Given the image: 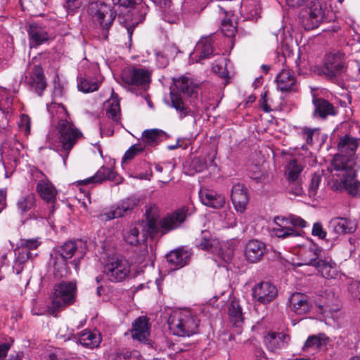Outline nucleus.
<instances>
[{
	"label": "nucleus",
	"instance_id": "nucleus-34",
	"mask_svg": "<svg viewBox=\"0 0 360 360\" xmlns=\"http://www.w3.org/2000/svg\"><path fill=\"white\" fill-rule=\"evenodd\" d=\"M78 341L82 345L86 347L94 348L100 345L101 337L100 333L96 330H85L80 334Z\"/></svg>",
	"mask_w": 360,
	"mask_h": 360
},
{
	"label": "nucleus",
	"instance_id": "nucleus-49",
	"mask_svg": "<svg viewBox=\"0 0 360 360\" xmlns=\"http://www.w3.org/2000/svg\"><path fill=\"white\" fill-rule=\"evenodd\" d=\"M221 32L228 37H233L236 32V27L231 20H224L221 26Z\"/></svg>",
	"mask_w": 360,
	"mask_h": 360
},
{
	"label": "nucleus",
	"instance_id": "nucleus-28",
	"mask_svg": "<svg viewBox=\"0 0 360 360\" xmlns=\"http://www.w3.org/2000/svg\"><path fill=\"white\" fill-rule=\"evenodd\" d=\"M150 333L148 320L146 316L137 318L132 325L131 335L140 342L146 340Z\"/></svg>",
	"mask_w": 360,
	"mask_h": 360
},
{
	"label": "nucleus",
	"instance_id": "nucleus-48",
	"mask_svg": "<svg viewBox=\"0 0 360 360\" xmlns=\"http://www.w3.org/2000/svg\"><path fill=\"white\" fill-rule=\"evenodd\" d=\"M144 148V146H143L141 143L131 146L124 153L122 160L125 162L133 159L139 153L143 151Z\"/></svg>",
	"mask_w": 360,
	"mask_h": 360
},
{
	"label": "nucleus",
	"instance_id": "nucleus-2",
	"mask_svg": "<svg viewBox=\"0 0 360 360\" xmlns=\"http://www.w3.org/2000/svg\"><path fill=\"white\" fill-rule=\"evenodd\" d=\"M200 319L190 309L174 311L168 319L169 330L179 337H191L198 333Z\"/></svg>",
	"mask_w": 360,
	"mask_h": 360
},
{
	"label": "nucleus",
	"instance_id": "nucleus-26",
	"mask_svg": "<svg viewBox=\"0 0 360 360\" xmlns=\"http://www.w3.org/2000/svg\"><path fill=\"white\" fill-rule=\"evenodd\" d=\"M289 340L290 337L283 333L270 332L264 337L267 348L272 352L285 347Z\"/></svg>",
	"mask_w": 360,
	"mask_h": 360
},
{
	"label": "nucleus",
	"instance_id": "nucleus-38",
	"mask_svg": "<svg viewBox=\"0 0 360 360\" xmlns=\"http://www.w3.org/2000/svg\"><path fill=\"white\" fill-rule=\"evenodd\" d=\"M219 245V241L217 239L206 235L196 240V246L199 249L211 252H217Z\"/></svg>",
	"mask_w": 360,
	"mask_h": 360
},
{
	"label": "nucleus",
	"instance_id": "nucleus-40",
	"mask_svg": "<svg viewBox=\"0 0 360 360\" xmlns=\"http://www.w3.org/2000/svg\"><path fill=\"white\" fill-rule=\"evenodd\" d=\"M302 171V166L295 160L288 162L285 167V174L288 181H297L300 179V175Z\"/></svg>",
	"mask_w": 360,
	"mask_h": 360
},
{
	"label": "nucleus",
	"instance_id": "nucleus-5",
	"mask_svg": "<svg viewBox=\"0 0 360 360\" xmlns=\"http://www.w3.org/2000/svg\"><path fill=\"white\" fill-rule=\"evenodd\" d=\"M158 226L155 220L139 221L131 226L127 235L125 240L131 245H137L144 242L147 237H154L158 233Z\"/></svg>",
	"mask_w": 360,
	"mask_h": 360
},
{
	"label": "nucleus",
	"instance_id": "nucleus-25",
	"mask_svg": "<svg viewBox=\"0 0 360 360\" xmlns=\"http://www.w3.org/2000/svg\"><path fill=\"white\" fill-rule=\"evenodd\" d=\"M27 80L30 86L39 96H41L42 91L46 86V82L42 69L39 66L35 65L30 72L29 77H27Z\"/></svg>",
	"mask_w": 360,
	"mask_h": 360
},
{
	"label": "nucleus",
	"instance_id": "nucleus-61",
	"mask_svg": "<svg viewBox=\"0 0 360 360\" xmlns=\"http://www.w3.org/2000/svg\"><path fill=\"white\" fill-rule=\"evenodd\" d=\"M314 131L309 129H304L303 131V135L307 143L311 144L313 141Z\"/></svg>",
	"mask_w": 360,
	"mask_h": 360
},
{
	"label": "nucleus",
	"instance_id": "nucleus-22",
	"mask_svg": "<svg viewBox=\"0 0 360 360\" xmlns=\"http://www.w3.org/2000/svg\"><path fill=\"white\" fill-rule=\"evenodd\" d=\"M278 88L281 91H295L297 90L296 79L294 72L288 68H283L276 79Z\"/></svg>",
	"mask_w": 360,
	"mask_h": 360
},
{
	"label": "nucleus",
	"instance_id": "nucleus-1",
	"mask_svg": "<svg viewBox=\"0 0 360 360\" xmlns=\"http://www.w3.org/2000/svg\"><path fill=\"white\" fill-rule=\"evenodd\" d=\"M343 164L340 158L335 160L334 169H330L331 177L328 180L329 186L335 191H346L349 195L360 197V181L356 179L358 164L352 160L346 162L345 167Z\"/></svg>",
	"mask_w": 360,
	"mask_h": 360
},
{
	"label": "nucleus",
	"instance_id": "nucleus-31",
	"mask_svg": "<svg viewBox=\"0 0 360 360\" xmlns=\"http://www.w3.org/2000/svg\"><path fill=\"white\" fill-rule=\"evenodd\" d=\"M191 253L184 248H178L167 255L168 262L176 267L186 265L190 259Z\"/></svg>",
	"mask_w": 360,
	"mask_h": 360
},
{
	"label": "nucleus",
	"instance_id": "nucleus-17",
	"mask_svg": "<svg viewBox=\"0 0 360 360\" xmlns=\"http://www.w3.org/2000/svg\"><path fill=\"white\" fill-rule=\"evenodd\" d=\"M65 244L53 251L51 255L53 266V275L56 278H60L68 274L67 256L68 250Z\"/></svg>",
	"mask_w": 360,
	"mask_h": 360
},
{
	"label": "nucleus",
	"instance_id": "nucleus-35",
	"mask_svg": "<svg viewBox=\"0 0 360 360\" xmlns=\"http://www.w3.org/2000/svg\"><path fill=\"white\" fill-rule=\"evenodd\" d=\"M314 266L321 274L322 276L326 278H333L337 274L336 264L330 260L319 259L314 264Z\"/></svg>",
	"mask_w": 360,
	"mask_h": 360
},
{
	"label": "nucleus",
	"instance_id": "nucleus-9",
	"mask_svg": "<svg viewBox=\"0 0 360 360\" xmlns=\"http://www.w3.org/2000/svg\"><path fill=\"white\" fill-rule=\"evenodd\" d=\"M150 72L141 68H128L122 73V82L128 85L134 87H141L146 90L150 82Z\"/></svg>",
	"mask_w": 360,
	"mask_h": 360
},
{
	"label": "nucleus",
	"instance_id": "nucleus-29",
	"mask_svg": "<svg viewBox=\"0 0 360 360\" xmlns=\"http://www.w3.org/2000/svg\"><path fill=\"white\" fill-rule=\"evenodd\" d=\"M313 104L314 110L313 115L322 119H326L329 115H335L336 112L333 105L323 98H314Z\"/></svg>",
	"mask_w": 360,
	"mask_h": 360
},
{
	"label": "nucleus",
	"instance_id": "nucleus-56",
	"mask_svg": "<svg viewBox=\"0 0 360 360\" xmlns=\"http://www.w3.org/2000/svg\"><path fill=\"white\" fill-rule=\"evenodd\" d=\"M312 235L323 239L326 236V232L323 230L322 224L319 222L314 223L312 228Z\"/></svg>",
	"mask_w": 360,
	"mask_h": 360
},
{
	"label": "nucleus",
	"instance_id": "nucleus-33",
	"mask_svg": "<svg viewBox=\"0 0 360 360\" xmlns=\"http://www.w3.org/2000/svg\"><path fill=\"white\" fill-rule=\"evenodd\" d=\"M174 82L176 88L184 95L196 97L198 86L188 77L182 76L179 79H174Z\"/></svg>",
	"mask_w": 360,
	"mask_h": 360
},
{
	"label": "nucleus",
	"instance_id": "nucleus-52",
	"mask_svg": "<svg viewBox=\"0 0 360 360\" xmlns=\"http://www.w3.org/2000/svg\"><path fill=\"white\" fill-rule=\"evenodd\" d=\"M120 202L122 205V210L127 213L128 212L132 210L138 205L139 200L134 197H130L122 200Z\"/></svg>",
	"mask_w": 360,
	"mask_h": 360
},
{
	"label": "nucleus",
	"instance_id": "nucleus-13",
	"mask_svg": "<svg viewBox=\"0 0 360 360\" xmlns=\"http://www.w3.org/2000/svg\"><path fill=\"white\" fill-rule=\"evenodd\" d=\"M187 213L188 208L183 207L162 218L159 223L156 222L159 228L158 233L165 234L179 227L185 221Z\"/></svg>",
	"mask_w": 360,
	"mask_h": 360
},
{
	"label": "nucleus",
	"instance_id": "nucleus-59",
	"mask_svg": "<svg viewBox=\"0 0 360 360\" xmlns=\"http://www.w3.org/2000/svg\"><path fill=\"white\" fill-rule=\"evenodd\" d=\"M155 56L158 62V65L160 68H165L167 66V65L168 64V60L163 54L160 53V52H157L155 53Z\"/></svg>",
	"mask_w": 360,
	"mask_h": 360
},
{
	"label": "nucleus",
	"instance_id": "nucleus-4",
	"mask_svg": "<svg viewBox=\"0 0 360 360\" xmlns=\"http://www.w3.org/2000/svg\"><path fill=\"white\" fill-rule=\"evenodd\" d=\"M347 71L344 56L339 53H330L325 58L323 73L334 83L341 85Z\"/></svg>",
	"mask_w": 360,
	"mask_h": 360
},
{
	"label": "nucleus",
	"instance_id": "nucleus-41",
	"mask_svg": "<svg viewBox=\"0 0 360 360\" xmlns=\"http://www.w3.org/2000/svg\"><path fill=\"white\" fill-rule=\"evenodd\" d=\"M300 257L302 262L297 263V266L302 265H311L314 266V264L317 262L318 254L317 250L315 248H307L303 249L300 252Z\"/></svg>",
	"mask_w": 360,
	"mask_h": 360
},
{
	"label": "nucleus",
	"instance_id": "nucleus-7",
	"mask_svg": "<svg viewBox=\"0 0 360 360\" xmlns=\"http://www.w3.org/2000/svg\"><path fill=\"white\" fill-rule=\"evenodd\" d=\"M276 226L273 228V233L278 238H298L301 236L300 231L288 226L290 224L294 227L304 228L307 222L300 217L291 216L286 219L282 217H276L274 219Z\"/></svg>",
	"mask_w": 360,
	"mask_h": 360
},
{
	"label": "nucleus",
	"instance_id": "nucleus-3",
	"mask_svg": "<svg viewBox=\"0 0 360 360\" xmlns=\"http://www.w3.org/2000/svg\"><path fill=\"white\" fill-rule=\"evenodd\" d=\"M327 6L318 0L311 1L299 13L300 20L305 30L317 28L326 18Z\"/></svg>",
	"mask_w": 360,
	"mask_h": 360
},
{
	"label": "nucleus",
	"instance_id": "nucleus-37",
	"mask_svg": "<svg viewBox=\"0 0 360 360\" xmlns=\"http://www.w3.org/2000/svg\"><path fill=\"white\" fill-rule=\"evenodd\" d=\"M164 134L165 132L160 129H147L142 134V141L147 146L154 147L161 141Z\"/></svg>",
	"mask_w": 360,
	"mask_h": 360
},
{
	"label": "nucleus",
	"instance_id": "nucleus-47",
	"mask_svg": "<svg viewBox=\"0 0 360 360\" xmlns=\"http://www.w3.org/2000/svg\"><path fill=\"white\" fill-rule=\"evenodd\" d=\"M83 138V134L73 123L69 122V150Z\"/></svg>",
	"mask_w": 360,
	"mask_h": 360
},
{
	"label": "nucleus",
	"instance_id": "nucleus-21",
	"mask_svg": "<svg viewBox=\"0 0 360 360\" xmlns=\"http://www.w3.org/2000/svg\"><path fill=\"white\" fill-rule=\"evenodd\" d=\"M27 32L30 48H36L46 42L49 39L46 27L37 23L30 24Z\"/></svg>",
	"mask_w": 360,
	"mask_h": 360
},
{
	"label": "nucleus",
	"instance_id": "nucleus-8",
	"mask_svg": "<svg viewBox=\"0 0 360 360\" xmlns=\"http://www.w3.org/2000/svg\"><path fill=\"white\" fill-rule=\"evenodd\" d=\"M359 144L360 139L354 138L347 134L342 136L338 144L339 153L334 156L330 169H334V162L338 158L342 159L344 162L343 167H345V163L349 160H352L355 164H358L356 150Z\"/></svg>",
	"mask_w": 360,
	"mask_h": 360
},
{
	"label": "nucleus",
	"instance_id": "nucleus-54",
	"mask_svg": "<svg viewBox=\"0 0 360 360\" xmlns=\"http://www.w3.org/2000/svg\"><path fill=\"white\" fill-rule=\"evenodd\" d=\"M290 193L295 195H302L303 188L300 179L297 181H289Z\"/></svg>",
	"mask_w": 360,
	"mask_h": 360
},
{
	"label": "nucleus",
	"instance_id": "nucleus-16",
	"mask_svg": "<svg viewBox=\"0 0 360 360\" xmlns=\"http://www.w3.org/2000/svg\"><path fill=\"white\" fill-rule=\"evenodd\" d=\"M278 295L276 287L270 282H261L252 289L253 297L259 303L266 304L273 301Z\"/></svg>",
	"mask_w": 360,
	"mask_h": 360
},
{
	"label": "nucleus",
	"instance_id": "nucleus-46",
	"mask_svg": "<svg viewBox=\"0 0 360 360\" xmlns=\"http://www.w3.org/2000/svg\"><path fill=\"white\" fill-rule=\"evenodd\" d=\"M327 342V339L319 336L312 335L307 340L303 347L304 349L313 348L320 349L325 346Z\"/></svg>",
	"mask_w": 360,
	"mask_h": 360
},
{
	"label": "nucleus",
	"instance_id": "nucleus-55",
	"mask_svg": "<svg viewBox=\"0 0 360 360\" xmlns=\"http://www.w3.org/2000/svg\"><path fill=\"white\" fill-rule=\"evenodd\" d=\"M191 166L195 172H200L207 167L205 159L202 157L195 158L192 161Z\"/></svg>",
	"mask_w": 360,
	"mask_h": 360
},
{
	"label": "nucleus",
	"instance_id": "nucleus-32",
	"mask_svg": "<svg viewBox=\"0 0 360 360\" xmlns=\"http://www.w3.org/2000/svg\"><path fill=\"white\" fill-rule=\"evenodd\" d=\"M77 89L83 93H90L95 91L99 88V82L91 77L87 72L81 73L77 77Z\"/></svg>",
	"mask_w": 360,
	"mask_h": 360
},
{
	"label": "nucleus",
	"instance_id": "nucleus-50",
	"mask_svg": "<svg viewBox=\"0 0 360 360\" xmlns=\"http://www.w3.org/2000/svg\"><path fill=\"white\" fill-rule=\"evenodd\" d=\"M321 181V176L319 174H314L309 186V195L314 196L316 194L317 190Z\"/></svg>",
	"mask_w": 360,
	"mask_h": 360
},
{
	"label": "nucleus",
	"instance_id": "nucleus-15",
	"mask_svg": "<svg viewBox=\"0 0 360 360\" xmlns=\"http://www.w3.org/2000/svg\"><path fill=\"white\" fill-rule=\"evenodd\" d=\"M214 35L202 37L197 42L190 59L193 62L202 63V60L210 58L214 53Z\"/></svg>",
	"mask_w": 360,
	"mask_h": 360
},
{
	"label": "nucleus",
	"instance_id": "nucleus-11",
	"mask_svg": "<svg viewBox=\"0 0 360 360\" xmlns=\"http://www.w3.org/2000/svg\"><path fill=\"white\" fill-rule=\"evenodd\" d=\"M54 107H56V112L60 115V120L56 129L57 139L59 141V144L56 147L57 150L61 153L60 155L63 157L64 164H65L68 158L67 112L65 106L62 104H57Z\"/></svg>",
	"mask_w": 360,
	"mask_h": 360
},
{
	"label": "nucleus",
	"instance_id": "nucleus-64",
	"mask_svg": "<svg viewBox=\"0 0 360 360\" xmlns=\"http://www.w3.org/2000/svg\"><path fill=\"white\" fill-rule=\"evenodd\" d=\"M101 136H110L113 134L114 130L111 127H105L102 124L100 126Z\"/></svg>",
	"mask_w": 360,
	"mask_h": 360
},
{
	"label": "nucleus",
	"instance_id": "nucleus-6",
	"mask_svg": "<svg viewBox=\"0 0 360 360\" xmlns=\"http://www.w3.org/2000/svg\"><path fill=\"white\" fill-rule=\"evenodd\" d=\"M40 245L37 239H21L15 249V259L13 269L19 274L23 269V264L37 255V250Z\"/></svg>",
	"mask_w": 360,
	"mask_h": 360
},
{
	"label": "nucleus",
	"instance_id": "nucleus-63",
	"mask_svg": "<svg viewBox=\"0 0 360 360\" xmlns=\"http://www.w3.org/2000/svg\"><path fill=\"white\" fill-rule=\"evenodd\" d=\"M83 0H69V12L79 8L82 5Z\"/></svg>",
	"mask_w": 360,
	"mask_h": 360
},
{
	"label": "nucleus",
	"instance_id": "nucleus-42",
	"mask_svg": "<svg viewBox=\"0 0 360 360\" xmlns=\"http://www.w3.org/2000/svg\"><path fill=\"white\" fill-rule=\"evenodd\" d=\"M229 315L234 325H238L243 321L242 309L237 300H232L230 303Z\"/></svg>",
	"mask_w": 360,
	"mask_h": 360
},
{
	"label": "nucleus",
	"instance_id": "nucleus-19",
	"mask_svg": "<svg viewBox=\"0 0 360 360\" xmlns=\"http://www.w3.org/2000/svg\"><path fill=\"white\" fill-rule=\"evenodd\" d=\"M355 221L348 218L335 217L332 219L328 225V229L335 237L340 235L353 233L356 229Z\"/></svg>",
	"mask_w": 360,
	"mask_h": 360
},
{
	"label": "nucleus",
	"instance_id": "nucleus-12",
	"mask_svg": "<svg viewBox=\"0 0 360 360\" xmlns=\"http://www.w3.org/2000/svg\"><path fill=\"white\" fill-rule=\"evenodd\" d=\"M88 12L95 21L105 29L110 27L115 18V12L108 5L96 1L89 4Z\"/></svg>",
	"mask_w": 360,
	"mask_h": 360
},
{
	"label": "nucleus",
	"instance_id": "nucleus-39",
	"mask_svg": "<svg viewBox=\"0 0 360 360\" xmlns=\"http://www.w3.org/2000/svg\"><path fill=\"white\" fill-rule=\"evenodd\" d=\"M106 114L108 118L112 120L115 123L120 120V106L117 99H109L106 103Z\"/></svg>",
	"mask_w": 360,
	"mask_h": 360
},
{
	"label": "nucleus",
	"instance_id": "nucleus-30",
	"mask_svg": "<svg viewBox=\"0 0 360 360\" xmlns=\"http://www.w3.org/2000/svg\"><path fill=\"white\" fill-rule=\"evenodd\" d=\"M170 99L172 106L179 112L181 119L190 116L193 118V122H195V112L184 105L182 98L179 94L172 90L170 91Z\"/></svg>",
	"mask_w": 360,
	"mask_h": 360
},
{
	"label": "nucleus",
	"instance_id": "nucleus-62",
	"mask_svg": "<svg viewBox=\"0 0 360 360\" xmlns=\"http://www.w3.org/2000/svg\"><path fill=\"white\" fill-rule=\"evenodd\" d=\"M10 347L11 345L8 343L0 344V359L6 357Z\"/></svg>",
	"mask_w": 360,
	"mask_h": 360
},
{
	"label": "nucleus",
	"instance_id": "nucleus-57",
	"mask_svg": "<svg viewBox=\"0 0 360 360\" xmlns=\"http://www.w3.org/2000/svg\"><path fill=\"white\" fill-rule=\"evenodd\" d=\"M77 283L75 281H69V305L75 302Z\"/></svg>",
	"mask_w": 360,
	"mask_h": 360
},
{
	"label": "nucleus",
	"instance_id": "nucleus-24",
	"mask_svg": "<svg viewBox=\"0 0 360 360\" xmlns=\"http://www.w3.org/2000/svg\"><path fill=\"white\" fill-rule=\"evenodd\" d=\"M199 197L202 204L214 209L221 208L225 204V198L212 190L201 189Z\"/></svg>",
	"mask_w": 360,
	"mask_h": 360
},
{
	"label": "nucleus",
	"instance_id": "nucleus-20",
	"mask_svg": "<svg viewBox=\"0 0 360 360\" xmlns=\"http://www.w3.org/2000/svg\"><path fill=\"white\" fill-rule=\"evenodd\" d=\"M231 197L236 211L243 213L249 202V195L246 187L240 184H234L231 190Z\"/></svg>",
	"mask_w": 360,
	"mask_h": 360
},
{
	"label": "nucleus",
	"instance_id": "nucleus-60",
	"mask_svg": "<svg viewBox=\"0 0 360 360\" xmlns=\"http://www.w3.org/2000/svg\"><path fill=\"white\" fill-rule=\"evenodd\" d=\"M349 290L354 297L358 299L360 302V282L352 284Z\"/></svg>",
	"mask_w": 360,
	"mask_h": 360
},
{
	"label": "nucleus",
	"instance_id": "nucleus-43",
	"mask_svg": "<svg viewBox=\"0 0 360 360\" xmlns=\"http://www.w3.org/2000/svg\"><path fill=\"white\" fill-rule=\"evenodd\" d=\"M35 205V197L33 194H28L20 198L17 202V207L21 213L30 211Z\"/></svg>",
	"mask_w": 360,
	"mask_h": 360
},
{
	"label": "nucleus",
	"instance_id": "nucleus-45",
	"mask_svg": "<svg viewBox=\"0 0 360 360\" xmlns=\"http://www.w3.org/2000/svg\"><path fill=\"white\" fill-rule=\"evenodd\" d=\"M127 214L125 211L122 210V205L120 202L116 205L112 206L108 211L103 212L101 214L102 219L108 221L115 218L121 217Z\"/></svg>",
	"mask_w": 360,
	"mask_h": 360
},
{
	"label": "nucleus",
	"instance_id": "nucleus-44",
	"mask_svg": "<svg viewBox=\"0 0 360 360\" xmlns=\"http://www.w3.org/2000/svg\"><path fill=\"white\" fill-rule=\"evenodd\" d=\"M85 243L82 240L69 241V257L75 255L77 258H82L84 255Z\"/></svg>",
	"mask_w": 360,
	"mask_h": 360
},
{
	"label": "nucleus",
	"instance_id": "nucleus-58",
	"mask_svg": "<svg viewBox=\"0 0 360 360\" xmlns=\"http://www.w3.org/2000/svg\"><path fill=\"white\" fill-rule=\"evenodd\" d=\"M115 4L120 5L123 7H132L136 4H139L141 0H112Z\"/></svg>",
	"mask_w": 360,
	"mask_h": 360
},
{
	"label": "nucleus",
	"instance_id": "nucleus-14",
	"mask_svg": "<svg viewBox=\"0 0 360 360\" xmlns=\"http://www.w3.org/2000/svg\"><path fill=\"white\" fill-rule=\"evenodd\" d=\"M68 304V283L62 281L55 285L49 307L50 314L56 316L57 312L65 309Z\"/></svg>",
	"mask_w": 360,
	"mask_h": 360
},
{
	"label": "nucleus",
	"instance_id": "nucleus-18",
	"mask_svg": "<svg viewBox=\"0 0 360 360\" xmlns=\"http://www.w3.org/2000/svg\"><path fill=\"white\" fill-rule=\"evenodd\" d=\"M312 306V302L305 294L295 292L289 298V308L296 314L304 315L309 313Z\"/></svg>",
	"mask_w": 360,
	"mask_h": 360
},
{
	"label": "nucleus",
	"instance_id": "nucleus-23",
	"mask_svg": "<svg viewBox=\"0 0 360 360\" xmlns=\"http://www.w3.org/2000/svg\"><path fill=\"white\" fill-rule=\"evenodd\" d=\"M266 252V245L258 240H249L245 249V256L250 262H259Z\"/></svg>",
	"mask_w": 360,
	"mask_h": 360
},
{
	"label": "nucleus",
	"instance_id": "nucleus-10",
	"mask_svg": "<svg viewBox=\"0 0 360 360\" xmlns=\"http://www.w3.org/2000/svg\"><path fill=\"white\" fill-rule=\"evenodd\" d=\"M104 274L112 282H121L129 276L130 264L124 259H112L104 266Z\"/></svg>",
	"mask_w": 360,
	"mask_h": 360
},
{
	"label": "nucleus",
	"instance_id": "nucleus-36",
	"mask_svg": "<svg viewBox=\"0 0 360 360\" xmlns=\"http://www.w3.org/2000/svg\"><path fill=\"white\" fill-rule=\"evenodd\" d=\"M37 191L45 201L52 202L56 198V192L52 184L47 180H41L37 185Z\"/></svg>",
	"mask_w": 360,
	"mask_h": 360
},
{
	"label": "nucleus",
	"instance_id": "nucleus-27",
	"mask_svg": "<svg viewBox=\"0 0 360 360\" xmlns=\"http://www.w3.org/2000/svg\"><path fill=\"white\" fill-rule=\"evenodd\" d=\"M116 177L117 173L112 168L103 166L94 176L81 181L80 184L84 185L97 184L106 180L116 181Z\"/></svg>",
	"mask_w": 360,
	"mask_h": 360
},
{
	"label": "nucleus",
	"instance_id": "nucleus-51",
	"mask_svg": "<svg viewBox=\"0 0 360 360\" xmlns=\"http://www.w3.org/2000/svg\"><path fill=\"white\" fill-rule=\"evenodd\" d=\"M220 257L226 263L231 262L233 256V249L231 247L224 245L222 248H219L218 250Z\"/></svg>",
	"mask_w": 360,
	"mask_h": 360
},
{
	"label": "nucleus",
	"instance_id": "nucleus-53",
	"mask_svg": "<svg viewBox=\"0 0 360 360\" xmlns=\"http://www.w3.org/2000/svg\"><path fill=\"white\" fill-rule=\"evenodd\" d=\"M30 118L27 115H22L18 123L19 128L25 134H29L30 131Z\"/></svg>",
	"mask_w": 360,
	"mask_h": 360
}]
</instances>
